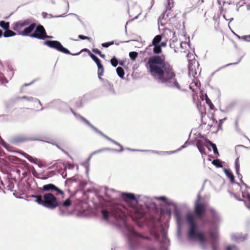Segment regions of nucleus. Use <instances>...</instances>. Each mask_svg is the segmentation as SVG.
<instances>
[{
  "label": "nucleus",
  "instance_id": "obj_1",
  "mask_svg": "<svg viewBox=\"0 0 250 250\" xmlns=\"http://www.w3.org/2000/svg\"><path fill=\"white\" fill-rule=\"evenodd\" d=\"M194 213L186 214L188 225V236L189 240L199 241L203 250H219L218 226L221 221L218 212L213 208H208V203L198 194L194 202Z\"/></svg>",
  "mask_w": 250,
  "mask_h": 250
},
{
  "label": "nucleus",
  "instance_id": "obj_2",
  "mask_svg": "<svg viewBox=\"0 0 250 250\" xmlns=\"http://www.w3.org/2000/svg\"><path fill=\"white\" fill-rule=\"evenodd\" d=\"M121 197L130 207L127 209L124 206L118 203H112L107 208L101 210V213L105 220H115L117 227L120 229L127 239L129 250H138L142 246L143 241L149 240L148 237L143 236L137 232L127 222V218L129 216L132 220H139L145 222L146 220V211L141 205H138L139 195L136 197L131 192L121 193Z\"/></svg>",
  "mask_w": 250,
  "mask_h": 250
},
{
  "label": "nucleus",
  "instance_id": "obj_3",
  "mask_svg": "<svg viewBox=\"0 0 250 250\" xmlns=\"http://www.w3.org/2000/svg\"><path fill=\"white\" fill-rule=\"evenodd\" d=\"M165 59V56L163 54L149 57L145 65L147 71L158 83L166 87L180 90L173 66Z\"/></svg>",
  "mask_w": 250,
  "mask_h": 250
},
{
  "label": "nucleus",
  "instance_id": "obj_4",
  "mask_svg": "<svg viewBox=\"0 0 250 250\" xmlns=\"http://www.w3.org/2000/svg\"><path fill=\"white\" fill-rule=\"evenodd\" d=\"M70 110L77 120L84 123L85 124H86L88 126H89L95 132H96L98 134L100 135L102 137H104L105 139H106L108 141H109L110 142H112V143L118 146L121 148L120 149L118 150V149H116L114 148H109V147H104V148H102L101 149H99L96 150L97 153H99L105 151L118 152H122L124 151V148H123V146L120 143H119L118 142H116V141L113 140L112 139L110 138V137H109L108 136H107V135H106L105 134L103 133L102 131H101L100 130H99L97 128H96L94 125H93L86 119H85L83 116H81L80 114L76 113L72 109V108L70 107Z\"/></svg>",
  "mask_w": 250,
  "mask_h": 250
},
{
  "label": "nucleus",
  "instance_id": "obj_5",
  "mask_svg": "<svg viewBox=\"0 0 250 250\" xmlns=\"http://www.w3.org/2000/svg\"><path fill=\"white\" fill-rule=\"evenodd\" d=\"M150 232L154 238L159 242V248H150L147 250H168L169 240L167 237V231L162 225H154L150 229Z\"/></svg>",
  "mask_w": 250,
  "mask_h": 250
},
{
  "label": "nucleus",
  "instance_id": "obj_6",
  "mask_svg": "<svg viewBox=\"0 0 250 250\" xmlns=\"http://www.w3.org/2000/svg\"><path fill=\"white\" fill-rule=\"evenodd\" d=\"M155 198L154 197H150L144 195H139L138 205H141L140 203H142L145 206V208H144L145 211H146V220L145 222H141L139 220H134V222L140 227H142L145 224H146L148 221V218L146 215V211L149 210L150 208L155 207L156 205L155 203Z\"/></svg>",
  "mask_w": 250,
  "mask_h": 250
},
{
  "label": "nucleus",
  "instance_id": "obj_7",
  "mask_svg": "<svg viewBox=\"0 0 250 250\" xmlns=\"http://www.w3.org/2000/svg\"><path fill=\"white\" fill-rule=\"evenodd\" d=\"M59 206L57 198L51 193H45L43 195V207L53 209Z\"/></svg>",
  "mask_w": 250,
  "mask_h": 250
},
{
  "label": "nucleus",
  "instance_id": "obj_8",
  "mask_svg": "<svg viewBox=\"0 0 250 250\" xmlns=\"http://www.w3.org/2000/svg\"><path fill=\"white\" fill-rule=\"evenodd\" d=\"M35 29L34 32L30 34V37L41 40H43L45 38H52V37L48 36L46 35L45 30L43 26L41 25H37Z\"/></svg>",
  "mask_w": 250,
  "mask_h": 250
},
{
  "label": "nucleus",
  "instance_id": "obj_9",
  "mask_svg": "<svg viewBox=\"0 0 250 250\" xmlns=\"http://www.w3.org/2000/svg\"><path fill=\"white\" fill-rule=\"evenodd\" d=\"M30 23H31V20H29V19L22 21H20L13 24L12 29L14 31L18 32L19 34L22 31L21 29L23 27L28 26Z\"/></svg>",
  "mask_w": 250,
  "mask_h": 250
},
{
  "label": "nucleus",
  "instance_id": "obj_10",
  "mask_svg": "<svg viewBox=\"0 0 250 250\" xmlns=\"http://www.w3.org/2000/svg\"><path fill=\"white\" fill-rule=\"evenodd\" d=\"M29 20H31V23L29 24L28 27H25L24 29L19 35L23 36H30V34L35 29L37 26V24L35 22V20L32 18H29Z\"/></svg>",
  "mask_w": 250,
  "mask_h": 250
},
{
  "label": "nucleus",
  "instance_id": "obj_11",
  "mask_svg": "<svg viewBox=\"0 0 250 250\" xmlns=\"http://www.w3.org/2000/svg\"><path fill=\"white\" fill-rule=\"evenodd\" d=\"M174 215L175 216L176 223L177 224V227H178V234L180 235V229L183 225V222H184V219L183 218L181 214V213L179 210H178L177 209H175L174 212Z\"/></svg>",
  "mask_w": 250,
  "mask_h": 250
},
{
  "label": "nucleus",
  "instance_id": "obj_12",
  "mask_svg": "<svg viewBox=\"0 0 250 250\" xmlns=\"http://www.w3.org/2000/svg\"><path fill=\"white\" fill-rule=\"evenodd\" d=\"M44 44L50 48H54L56 50L62 52V45L58 41H46Z\"/></svg>",
  "mask_w": 250,
  "mask_h": 250
},
{
  "label": "nucleus",
  "instance_id": "obj_13",
  "mask_svg": "<svg viewBox=\"0 0 250 250\" xmlns=\"http://www.w3.org/2000/svg\"><path fill=\"white\" fill-rule=\"evenodd\" d=\"M77 183L78 177L77 176H73L66 179L65 182V186L68 188V191H70V188L77 186Z\"/></svg>",
  "mask_w": 250,
  "mask_h": 250
},
{
  "label": "nucleus",
  "instance_id": "obj_14",
  "mask_svg": "<svg viewBox=\"0 0 250 250\" xmlns=\"http://www.w3.org/2000/svg\"><path fill=\"white\" fill-rule=\"evenodd\" d=\"M42 190L43 191H46L55 190L58 193L62 194V191L58 188L57 187L52 184H49L44 185L42 188Z\"/></svg>",
  "mask_w": 250,
  "mask_h": 250
},
{
  "label": "nucleus",
  "instance_id": "obj_15",
  "mask_svg": "<svg viewBox=\"0 0 250 250\" xmlns=\"http://www.w3.org/2000/svg\"><path fill=\"white\" fill-rule=\"evenodd\" d=\"M154 198L155 199L158 200L162 201L167 206H172L175 208H177L176 205L172 200L167 199L166 196H161L158 197H154Z\"/></svg>",
  "mask_w": 250,
  "mask_h": 250
},
{
  "label": "nucleus",
  "instance_id": "obj_16",
  "mask_svg": "<svg viewBox=\"0 0 250 250\" xmlns=\"http://www.w3.org/2000/svg\"><path fill=\"white\" fill-rule=\"evenodd\" d=\"M231 239L233 241L236 242H241L244 241L246 239L245 236L242 233H235L231 235Z\"/></svg>",
  "mask_w": 250,
  "mask_h": 250
},
{
  "label": "nucleus",
  "instance_id": "obj_17",
  "mask_svg": "<svg viewBox=\"0 0 250 250\" xmlns=\"http://www.w3.org/2000/svg\"><path fill=\"white\" fill-rule=\"evenodd\" d=\"M96 63L98 68V78L101 81H104V79H103L101 77V76L104 74V68L103 64L101 63V60H100V61H98V62H97V63Z\"/></svg>",
  "mask_w": 250,
  "mask_h": 250
},
{
  "label": "nucleus",
  "instance_id": "obj_18",
  "mask_svg": "<svg viewBox=\"0 0 250 250\" xmlns=\"http://www.w3.org/2000/svg\"><path fill=\"white\" fill-rule=\"evenodd\" d=\"M196 146L202 155H206L204 148L205 146L202 140H198L197 141Z\"/></svg>",
  "mask_w": 250,
  "mask_h": 250
},
{
  "label": "nucleus",
  "instance_id": "obj_19",
  "mask_svg": "<svg viewBox=\"0 0 250 250\" xmlns=\"http://www.w3.org/2000/svg\"><path fill=\"white\" fill-rule=\"evenodd\" d=\"M63 167H64L63 168V174L67 170H68L69 172H71L74 169V165L69 162L64 163L63 162Z\"/></svg>",
  "mask_w": 250,
  "mask_h": 250
},
{
  "label": "nucleus",
  "instance_id": "obj_20",
  "mask_svg": "<svg viewBox=\"0 0 250 250\" xmlns=\"http://www.w3.org/2000/svg\"><path fill=\"white\" fill-rule=\"evenodd\" d=\"M224 172L227 175V176L229 179L231 183H234L235 182V178L234 176L233 175V173L230 171L229 169L224 168Z\"/></svg>",
  "mask_w": 250,
  "mask_h": 250
},
{
  "label": "nucleus",
  "instance_id": "obj_21",
  "mask_svg": "<svg viewBox=\"0 0 250 250\" xmlns=\"http://www.w3.org/2000/svg\"><path fill=\"white\" fill-rule=\"evenodd\" d=\"M195 65L193 66L192 63H190L188 65V75L189 77H193L197 74V72L195 69Z\"/></svg>",
  "mask_w": 250,
  "mask_h": 250
},
{
  "label": "nucleus",
  "instance_id": "obj_22",
  "mask_svg": "<svg viewBox=\"0 0 250 250\" xmlns=\"http://www.w3.org/2000/svg\"><path fill=\"white\" fill-rule=\"evenodd\" d=\"M97 154L96 151H93L89 156L88 158L87 159V161L86 162H85L84 163H83L82 164V165H83L86 169V173L87 174L88 172V171L89 170V160L91 159V157L93 155Z\"/></svg>",
  "mask_w": 250,
  "mask_h": 250
},
{
  "label": "nucleus",
  "instance_id": "obj_23",
  "mask_svg": "<svg viewBox=\"0 0 250 250\" xmlns=\"http://www.w3.org/2000/svg\"><path fill=\"white\" fill-rule=\"evenodd\" d=\"M22 154L25 158L28 159L30 162L32 163L33 164H37V162L38 161V160L37 158L33 157L31 156H30L25 153H22Z\"/></svg>",
  "mask_w": 250,
  "mask_h": 250
},
{
  "label": "nucleus",
  "instance_id": "obj_24",
  "mask_svg": "<svg viewBox=\"0 0 250 250\" xmlns=\"http://www.w3.org/2000/svg\"><path fill=\"white\" fill-rule=\"evenodd\" d=\"M62 104L61 101L60 100H55L48 104V107L56 108L61 106Z\"/></svg>",
  "mask_w": 250,
  "mask_h": 250
},
{
  "label": "nucleus",
  "instance_id": "obj_25",
  "mask_svg": "<svg viewBox=\"0 0 250 250\" xmlns=\"http://www.w3.org/2000/svg\"><path fill=\"white\" fill-rule=\"evenodd\" d=\"M116 72L119 76V77L123 79H124V76H125V71L124 69L121 67L119 66L116 68Z\"/></svg>",
  "mask_w": 250,
  "mask_h": 250
},
{
  "label": "nucleus",
  "instance_id": "obj_26",
  "mask_svg": "<svg viewBox=\"0 0 250 250\" xmlns=\"http://www.w3.org/2000/svg\"><path fill=\"white\" fill-rule=\"evenodd\" d=\"M162 40V36L161 35H156L152 40V44L153 45H159Z\"/></svg>",
  "mask_w": 250,
  "mask_h": 250
},
{
  "label": "nucleus",
  "instance_id": "obj_27",
  "mask_svg": "<svg viewBox=\"0 0 250 250\" xmlns=\"http://www.w3.org/2000/svg\"><path fill=\"white\" fill-rule=\"evenodd\" d=\"M31 197L36 199L35 201L38 204H39L40 205H42V206H43V199H42V197L41 196L32 195Z\"/></svg>",
  "mask_w": 250,
  "mask_h": 250
},
{
  "label": "nucleus",
  "instance_id": "obj_28",
  "mask_svg": "<svg viewBox=\"0 0 250 250\" xmlns=\"http://www.w3.org/2000/svg\"><path fill=\"white\" fill-rule=\"evenodd\" d=\"M153 52L155 54H159L162 52V48L161 45H153Z\"/></svg>",
  "mask_w": 250,
  "mask_h": 250
},
{
  "label": "nucleus",
  "instance_id": "obj_29",
  "mask_svg": "<svg viewBox=\"0 0 250 250\" xmlns=\"http://www.w3.org/2000/svg\"><path fill=\"white\" fill-rule=\"evenodd\" d=\"M15 35H16V33L9 29L6 30L3 33V37L5 38L12 37Z\"/></svg>",
  "mask_w": 250,
  "mask_h": 250
},
{
  "label": "nucleus",
  "instance_id": "obj_30",
  "mask_svg": "<svg viewBox=\"0 0 250 250\" xmlns=\"http://www.w3.org/2000/svg\"><path fill=\"white\" fill-rule=\"evenodd\" d=\"M212 164L216 167L220 168L223 167L222 161L219 159H216L213 160L212 162Z\"/></svg>",
  "mask_w": 250,
  "mask_h": 250
},
{
  "label": "nucleus",
  "instance_id": "obj_31",
  "mask_svg": "<svg viewBox=\"0 0 250 250\" xmlns=\"http://www.w3.org/2000/svg\"><path fill=\"white\" fill-rule=\"evenodd\" d=\"M42 17L44 19H51V18H58V17H62V15L53 16L52 15L50 14H47V13H46L45 12H42Z\"/></svg>",
  "mask_w": 250,
  "mask_h": 250
},
{
  "label": "nucleus",
  "instance_id": "obj_32",
  "mask_svg": "<svg viewBox=\"0 0 250 250\" xmlns=\"http://www.w3.org/2000/svg\"><path fill=\"white\" fill-rule=\"evenodd\" d=\"M0 26L6 31L9 28V23L3 21H0Z\"/></svg>",
  "mask_w": 250,
  "mask_h": 250
},
{
  "label": "nucleus",
  "instance_id": "obj_33",
  "mask_svg": "<svg viewBox=\"0 0 250 250\" xmlns=\"http://www.w3.org/2000/svg\"><path fill=\"white\" fill-rule=\"evenodd\" d=\"M21 99H25V100H26L29 101L37 102L40 104V105L42 106V104H41L40 101L39 100H38V99H34L33 97H28L27 96H23L21 98Z\"/></svg>",
  "mask_w": 250,
  "mask_h": 250
},
{
  "label": "nucleus",
  "instance_id": "obj_34",
  "mask_svg": "<svg viewBox=\"0 0 250 250\" xmlns=\"http://www.w3.org/2000/svg\"><path fill=\"white\" fill-rule=\"evenodd\" d=\"M138 53L135 51L130 52L129 53V56L131 60L134 61L137 58Z\"/></svg>",
  "mask_w": 250,
  "mask_h": 250
},
{
  "label": "nucleus",
  "instance_id": "obj_35",
  "mask_svg": "<svg viewBox=\"0 0 250 250\" xmlns=\"http://www.w3.org/2000/svg\"><path fill=\"white\" fill-rule=\"evenodd\" d=\"M110 63H111V64L113 67H115L118 64V60L117 59V58L116 57L114 56L110 60Z\"/></svg>",
  "mask_w": 250,
  "mask_h": 250
},
{
  "label": "nucleus",
  "instance_id": "obj_36",
  "mask_svg": "<svg viewBox=\"0 0 250 250\" xmlns=\"http://www.w3.org/2000/svg\"><path fill=\"white\" fill-rule=\"evenodd\" d=\"M226 250H239V248L235 245H229L226 248Z\"/></svg>",
  "mask_w": 250,
  "mask_h": 250
},
{
  "label": "nucleus",
  "instance_id": "obj_37",
  "mask_svg": "<svg viewBox=\"0 0 250 250\" xmlns=\"http://www.w3.org/2000/svg\"><path fill=\"white\" fill-rule=\"evenodd\" d=\"M77 177H78L77 186L79 185L80 186V188H83V187H84L86 185V184H87L86 182L81 181L78 178V176H77Z\"/></svg>",
  "mask_w": 250,
  "mask_h": 250
},
{
  "label": "nucleus",
  "instance_id": "obj_38",
  "mask_svg": "<svg viewBox=\"0 0 250 250\" xmlns=\"http://www.w3.org/2000/svg\"><path fill=\"white\" fill-rule=\"evenodd\" d=\"M16 173L18 175L19 177L21 178V179H22L23 178H24L26 176V173L25 172L22 173V176L21 175V170L19 169H17L15 171Z\"/></svg>",
  "mask_w": 250,
  "mask_h": 250
},
{
  "label": "nucleus",
  "instance_id": "obj_39",
  "mask_svg": "<svg viewBox=\"0 0 250 250\" xmlns=\"http://www.w3.org/2000/svg\"><path fill=\"white\" fill-rule=\"evenodd\" d=\"M89 55L95 63H97V62L100 60L95 55L92 54L91 52H89Z\"/></svg>",
  "mask_w": 250,
  "mask_h": 250
},
{
  "label": "nucleus",
  "instance_id": "obj_40",
  "mask_svg": "<svg viewBox=\"0 0 250 250\" xmlns=\"http://www.w3.org/2000/svg\"><path fill=\"white\" fill-rule=\"evenodd\" d=\"M72 202L70 198L67 199L63 201V208L69 207L71 205Z\"/></svg>",
  "mask_w": 250,
  "mask_h": 250
},
{
  "label": "nucleus",
  "instance_id": "obj_41",
  "mask_svg": "<svg viewBox=\"0 0 250 250\" xmlns=\"http://www.w3.org/2000/svg\"><path fill=\"white\" fill-rule=\"evenodd\" d=\"M114 41H111V42H109L102 43V46L103 47L107 48L109 46H110V45L114 44Z\"/></svg>",
  "mask_w": 250,
  "mask_h": 250
},
{
  "label": "nucleus",
  "instance_id": "obj_42",
  "mask_svg": "<svg viewBox=\"0 0 250 250\" xmlns=\"http://www.w3.org/2000/svg\"><path fill=\"white\" fill-rule=\"evenodd\" d=\"M140 151H142V152L149 151V152H151L153 153H155V154H159V155H163V151H158L157 150H141Z\"/></svg>",
  "mask_w": 250,
  "mask_h": 250
},
{
  "label": "nucleus",
  "instance_id": "obj_43",
  "mask_svg": "<svg viewBox=\"0 0 250 250\" xmlns=\"http://www.w3.org/2000/svg\"><path fill=\"white\" fill-rule=\"evenodd\" d=\"M75 106L77 108H79L82 107L83 106L82 100H79L77 101L75 103Z\"/></svg>",
  "mask_w": 250,
  "mask_h": 250
},
{
  "label": "nucleus",
  "instance_id": "obj_44",
  "mask_svg": "<svg viewBox=\"0 0 250 250\" xmlns=\"http://www.w3.org/2000/svg\"><path fill=\"white\" fill-rule=\"evenodd\" d=\"M229 193L231 195H233V196L234 197V198L235 199H236L237 200L239 201H243V202L245 203V204H246V201H245V200H243V199H241L239 197H238V196L236 195V194L235 193H233V192H231V191H229Z\"/></svg>",
  "mask_w": 250,
  "mask_h": 250
},
{
  "label": "nucleus",
  "instance_id": "obj_45",
  "mask_svg": "<svg viewBox=\"0 0 250 250\" xmlns=\"http://www.w3.org/2000/svg\"><path fill=\"white\" fill-rule=\"evenodd\" d=\"M161 213L166 214L170 216L171 214V210L169 208H166L161 211Z\"/></svg>",
  "mask_w": 250,
  "mask_h": 250
},
{
  "label": "nucleus",
  "instance_id": "obj_46",
  "mask_svg": "<svg viewBox=\"0 0 250 250\" xmlns=\"http://www.w3.org/2000/svg\"><path fill=\"white\" fill-rule=\"evenodd\" d=\"M210 146H211V147L212 148L213 153H214V154L219 155V152H218L216 145L215 144H214L212 145H211Z\"/></svg>",
  "mask_w": 250,
  "mask_h": 250
},
{
  "label": "nucleus",
  "instance_id": "obj_47",
  "mask_svg": "<svg viewBox=\"0 0 250 250\" xmlns=\"http://www.w3.org/2000/svg\"><path fill=\"white\" fill-rule=\"evenodd\" d=\"M153 45L152 44L149 45L146 49V53L150 54V51L153 50Z\"/></svg>",
  "mask_w": 250,
  "mask_h": 250
},
{
  "label": "nucleus",
  "instance_id": "obj_48",
  "mask_svg": "<svg viewBox=\"0 0 250 250\" xmlns=\"http://www.w3.org/2000/svg\"><path fill=\"white\" fill-rule=\"evenodd\" d=\"M235 169H240L239 157H238L235 160Z\"/></svg>",
  "mask_w": 250,
  "mask_h": 250
},
{
  "label": "nucleus",
  "instance_id": "obj_49",
  "mask_svg": "<svg viewBox=\"0 0 250 250\" xmlns=\"http://www.w3.org/2000/svg\"><path fill=\"white\" fill-rule=\"evenodd\" d=\"M235 130L238 132V133H240L241 132V130L239 128V125H238V119H236L235 122Z\"/></svg>",
  "mask_w": 250,
  "mask_h": 250
},
{
  "label": "nucleus",
  "instance_id": "obj_50",
  "mask_svg": "<svg viewBox=\"0 0 250 250\" xmlns=\"http://www.w3.org/2000/svg\"><path fill=\"white\" fill-rule=\"evenodd\" d=\"M226 120V118H225L224 119H222L219 120V124H218V130L222 129V125L223 123H224V122Z\"/></svg>",
  "mask_w": 250,
  "mask_h": 250
},
{
  "label": "nucleus",
  "instance_id": "obj_51",
  "mask_svg": "<svg viewBox=\"0 0 250 250\" xmlns=\"http://www.w3.org/2000/svg\"><path fill=\"white\" fill-rule=\"evenodd\" d=\"M82 52H87L88 54L89 53V52H91L89 49H87V48H84L83 49H82L81 51H80L79 52H78V53H74V54H72V56H77V55H80Z\"/></svg>",
  "mask_w": 250,
  "mask_h": 250
},
{
  "label": "nucleus",
  "instance_id": "obj_52",
  "mask_svg": "<svg viewBox=\"0 0 250 250\" xmlns=\"http://www.w3.org/2000/svg\"><path fill=\"white\" fill-rule=\"evenodd\" d=\"M107 84L109 86V91L112 94L115 93V90L113 87V85L110 84L108 81H107Z\"/></svg>",
  "mask_w": 250,
  "mask_h": 250
},
{
  "label": "nucleus",
  "instance_id": "obj_53",
  "mask_svg": "<svg viewBox=\"0 0 250 250\" xmlns=\"http://www.w3.org/2000/svg\"><path fill=\"white\" fill-rule=\"evenodd\" d=\"M178 152V149L174 150V151H163V155H165L166 154H172L173 153H175L176 152Z\"/></svg>",
  "mask_w": 250,
  "mask_h": 250
},
{
  "label": "nucleus",
  "instance_id": "obj_54",
  "mask_svg": "<svg viewBox=\"0 0 250 250\" xmlns=\"http://www.w3.org/2000/svg\"><path fill=\"white\" fill-rule=\"evenodd\" d=\"M79 38L81 40H88V41H90L91 40V38L87 36H85L83 35H79Z\"/></svg>",
  "mask_w": 250,
  "mask_h": 250
},
{
  "label": "nucleus",
  "instance_id": "obj_55",
  "mask_svg": "<svg viewBox=\"0 0 250 250\" xmlns=\"http://www.w3.org/2000/svg\"><path fill=\"white\" fill-rule=\"evenodd\" d=\"M235 171H236V174L238 176V177L239 178H240V181H241V182H243V180H242V175L239 172V169H235Z\"/></svg>",
  "mask_w": 250,
  "mask_h": 250
},
{
  "label": "nucleus",
  "instance_id": "obj_56",
  "mask_svg": "<svg viewBox=\"0 0 250 250\" xmlns=\"http://www.w3.org/2000/svg\"><path fill=\"white\" fill-rule=\"evenodd\" d=\"M92 50L94 53L96 54H98L99 55V54H101V51L97 48H93Z\"/></svg>",
  "mask_w": 250,
  "mask_h": 250
},
{
  "label": "nucleus",
  "instance_id": "obj_57",
  "mask_svg": "<svg viewBox=\"0 0 250 250\" xmlns=\"http://www.w3.org/2000/svg\"><path fill=\"white\" fill-rule=\"evenodd\" d=\"M240 61H241V59H239V60L237 62H236L230 63L224 65V66H223L222 68L226 67L227 66H229V65H231L237 64H238L240 62Z\"/></svg>",
  "mask_w": 250,
  "mask_h": 250
},
{
  "label": "nucleus",
  "instance_id": "obj_58",
  "mask_svg": "<svg viewBox=\"0 0 250 250\" xmlns=\"http://www.w3.org/2000/svg\"><path fill=\"white\" fill-rule=\"evenodd\" d=\"M188 143V141H186L185 143L182 145L180 148H179L178 149V151L181 150L183 148H186L187 146V144Z\"/></svg>",
  "mask_w": 250,
  "mask_h": 250
},
{
  "label": "nucleus",
  "instance_id": "obj_59",
  "mask_svg": "<svg viewBox=\"0 0 250 250\" xmlns=\"http://www.w3.org/2000/svg\"><path fill=\"white\" fill-rule=\"evenodd\" d=\"M63 53L67 54H71V55L72 54L70 53V52L69 51V50L68 49H67L66 48L64 47H63Z\"/></svg>",
  "mask_w": 250,
  "mask_h": 250
},
{
  "label": "nucleus",
  "instance_id": "obj_60",
  "mask_svg": "<svg viewBox=\"0 0 250 250\" xmlns=\"http://www.w3.org/2000/svg\"><path fill=\"white\" fill-rule=\"evenodd\" d=\"M206 103L207 104H208V105H209L210 104H211V105L214 107V105L213 104H212V103H211V101L210 100V99L208 97H207V98H206Z\"/></svg>",
  "mask_w": 250,
  "mask_h": 250
},
{
  "label": "nucleus",
  "instance_id": "obj_61",
  "mask_svg": "<svg viewBox=\"0 0 250 250\" xmlns=\"http://www.w3.org/2000/svg\"><path fill=\"white\" fill-rule=\"evenodd\" d=\"M0 81L1 82V83H8V81L5 78H1V77H0Z\"/></svg>",
  "mask_w": 250,
  "mask_h": 250
},
{
  "label": "nucleus",
  "instance_id": "obj_62",
  "mask_svg": "<svg viewBox=\"0 0 250 250\" xmlns=\"http://www.w3.org/2000/svg\"><path fill=\"white\" fill-rule=\"evenodd\" d=\"M159 45H161V48H162V47H165L167 46V43L166 42L161 41L160 43H159Z\"/></svg>",
  "mask_w": 250,
  "mask_h": 250
},
{
  "label": "nucleus",
  "instance_id": "obj_63",
  "mask_svg": "<svg viewBox=\"0 0 250 250\" xmlns=\"http://www.w3.org/2000/svg\"><path fill=\"white\" fill-rule=\"evenodd\" d=\"M206 143L208 144L210 146H211V145H212L213 144H214V143H213L212 142H211L210 141H209V140L208 139H207L206 140Z\"/></svg>",
  "mask_w": 250,
  "mask_h": 250
},
{
  "label": "nucleus",
  "instance_id": "obj_64",
  "mask_svg": "<svg viewBox=\"0 0 250 250\" xmlns=\"http://www.w3.org/2000/svg\"><path fill=\"white\" fill-rule=\"evenodd\" d=\"M246 42H250V35H247Z\"/></svg>",
  "mask_w": 250,
  "mask_h": 250
}]
</instances>
